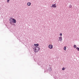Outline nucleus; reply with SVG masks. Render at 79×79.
<instances>
[{
  "label": "nucleus",
  "mask_w": 79,
  "mask_h": 79,
  "mask_svg": "<svg viewBox=\"0 0 79 79\" xmlns=\"http://www.w3.org/2000/svg\"><path fill=\"white\" fill-rule=\"evenodd\" d=\"M9 21L10 24H11V25L13 24V23H16V19H13L11 17L10 18Z\"/></svg>",
  "instance_id": "1"
},
{
  "label": "nucleus",
  "mask_w": 79,
  "mask_h": 79,
  "mask_svg": "<svg viewBox=\"0 0 79 79\" xmlns=\"http://www.w3.org/2000/svg\"><path fill=\"white\" fill-rule=\"evenodd\" d=\"M40 49V47H35V48H33L34 52L36 53H37Z\"/></svg>",
  "instance_id": "2"
},
{
  "label": "nucleus",
  "mask_w": 79,
  "mask_h": 79,
  "mask_svg": "<svg viewBox=\"0 0 79 79\" xmlns=\"http://www.w3.org/2000/svg\"><path fill=\"white\" fill-rule=\"evenodd\" d=\"M44 69V71L45 72V71L47 70L48 71H49L50 72L52 71V67H49L48 68V69H47V67H44L43 68Z\"/></svg>",
  "instance_id": "3"
},
{
  "label": "nucleus",
  "mask_w": 79,
  "mask_h": 79,
  "mask_svg": "<svg viewBox=\"0 0 79 79\" xmlns=\"http://www.w3.org/2000/svg\"><path fill=\"white\" fill-rule=\"evenodd\" d=\"M37 62V64H39V65H42V62H41V61H40L39 60H36V62Z\"/></svg>",
  "instance_id": "4"
},
{
  "label": "nucleus",
  "mask_w": 79,
  "mask_h": 79,
  "mask_svg": "<svg viewBox=\"0 0 79 79\" xmlns=\"http://www.w3.org/2000/svg\"><path fill=\"white\" fill-rule=\"evenodd\" d=\"M48 48H49L50 49L53 48V45H52L51 44H49L48 45Z\"/></svg>",
  "instance_id": "5"
},
{
  "label": "nucleus",
  "mask_w": 79,
  "mask_h": 79,
  "mask_svg": "<svg viewBox=\"0 0 79 79\" xmlns=\"http://www.w3.org/2000/svg\"><path fill=\"white\" fill-rule=\"evenodd\" d=\"M62 40H63V39L61 36L60 37H59V40H58L59 41H62Z\"/></svg>",
  "instance_id": "6"
},
{
  "label": "nucleus",
  "mask_w": 79,
  "mask_h": 79,
  "mask_svg": "<svg viewBox=\"0 0 79 79\" xmlns=\"http://www.w3.org/2000/svg\"><path fill=\"white\" fill-rule=\"evenodd\" d=\"M56 4L52 5V7L53 8H56V6H55Z\"/></svg>",
  "instance_id": "7"
},
{
  "label": "nucleus",
  "mask_w": 79,
  "mask_h": 79,
  "mask_svg": "<svg viewBox=\"0 0 79 79\" xmlns=\"http://www.w3.org/2000/svg\"><path fill=\"white\" fill-rule=\"evenodd\" d=\"M31 3L30 2H29L27 3V5L28 6H31Z\"/></svg>",
  "instance_id": "8"
},
{
  "label": "nucleus",
  "mask_w": 79,
  "mask_h": 79,
  "mask_svg": "<svg viewBox=\"0 0 79 79\" xmlns=\"http://www.w3.org/2000/svg\"><path fill=\"white\" fill-rule=\"evenodd\" d=\"M39 44H34V46H35V47H37L38 46H39Z\"/></svg>",
  "instance_id": "9"
},
{
  "label": "nucleus",
  "mask_w": 79,
  "mask_h": 79,
  "mask_svg": "<svg viewBox=\"0 0 79 79\" xmlns=\"http://www.w3.org/2000/svg\"><path fill=\"white\" fill-rule=\"evenodd\" d=\"M73 47L74 48H76V47H77L76 46V45H74L73 46Z\"/></svg>",
  "instance_id": "10"
},
{
  "label": "nucleus",
  "mask_w": 79,
  "mask_h": 79,
  "mask_svg": "<svg viewBox=\"0 0 79 79\" xmlns=\"http://www.w3.org/2000/svg\"><path fill=\"white\" fill-rule=\"evenodd\" d=\"M69 8H72V6L71 5H69Z\"/></svg>",
  "instance_id": "11"
},
{
  "label": "nucleus",
  "mask_w": 79,
  "mask_h": 79,
  "mask_svg": "<svg viewBox=\"0 0 79 79\" xmlns=\"http://www.w3.org/2000/svg\"><path fill=\"white\" fill-rule=\"evenodd\" d=\"M64 50H66V47L65 46L64 47Z\"/></svg>",
  "instance_id": "12"
},
{
  "label": "nucleus",
  "mask_w": 79,
  "mask_h": 79,
  "mask_svg": "<svg viewBox=\"0 0 79 79\" xmlns=\"http://www.w3.org/2000/svg\"><path fill=\"white\" fill-rule=\"evenodd\" d=\"M76 49L78 51H79V48L78 47H77Z\"/></svg>",
  "instance_id": "13"
},
{
  "label": "nucleus",
  "mask_w": 79,
  "mask_h": 79,
  "mask_svg": "<svg viewBox=\"0 0 79 79\" xmlns=\"http://www.w3.org/2000/svg\"><path fill=\"white\" fill-rule=\"evenodd\" d=\"M12 25H13V26H16V25L14 23H13Z\"/></svg>",
  "instance_id": "14"
},
{
  "label": "nucleus",
  "mask_w": 79,
  "mask_h": 79,
  "mask_svg": "<svg viewBox=\"0 0 79 79\" xmlns=\"http://www.w3.org/2000/svg\"><path fill=\"white\" fill-rule=\"evenodd\" d=\"M53 77L54 78H55V77H56V75H54L53 76Z\"/></svg>",
  "instance_id": "15"
},
{
  "label": "nucleus",
  "mask_w": 79,
  "mask_h": 79,
  "mask_svg": "<svg viewBox=\"0 0 79 79\" xmlns=\"http://www.w3.org/2000/svg\"><path fill=\"white\" fill-rule=\"evenodd\" d=\"M62 69L63 71H64V69H65V68H64V67Z\"/></svg>",
  "instance_id": "16"
},
{
  "label": "nucleus",
  "mask_w": 79,
  "mask_h": 79,
  "mask_svg": "<svg viewBox=\"0 0 79 79\" xmlns=\"http://www.w3.org/2000/svg\"><path fill=\"white\" fill-rule=\"evenodd\" d=\"M60 35L61 36V35H62V33H60Z\"/></svg>",
  "instance_id": "17"
},
{
  "label": "nucleus",
  "mask_w": 79,
  "mask_h": 79,
  "mask_svg": "<svg viewBox=\"0 0 79 79\" xmlns=\"http://www.w3.org/2000/svg\"><path fill=\"white\" fill-rule=\"evenodd\" d=\"M10 1V0H7V3H9V2Z\"/></svg>",
  "instance_id": "18"
},
{
  "label": "nucleus",
  "mask_w": 79,
  "mask_h": 79,
  "mask_svg": "<svg viewBox=\"0 0 79 79\" xmlns=\"http://www.w3.org/2000/svg\"><path fill=\"white\" fill-rule=\"evenodd\" d=\"M44 66H45V65H44Z\"/></svg>",
  "instance_id": "19"
}]
</instances>
